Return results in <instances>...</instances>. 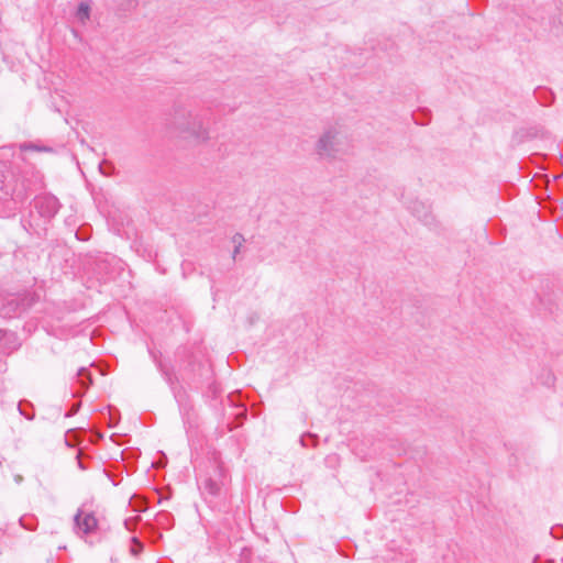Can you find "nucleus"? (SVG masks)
<instances>
[{
  "label": "nucleus",
  "instance_id": "5",
  "mask_svg": "<svg viewBox=\"0 0 563 563\" xmlns=\"http://www.w3.org/2000/svg\"><path fill=\"white\" fill-rule=\"evenodd\" d=\"M78 382L84 387H87L88 384L91 383L90 374L86 368H80L78 371Z\"/></svg>",
  "mask_w": 563,
  "mask_h": 563
},
{
  "label": "nucleus",
  "instance_id": "4",
  "mask_svg": "<svg viewBox=\"0 0 563 563\" xmlns=\"http://www.w3.org/2000/svg\"><path fill=\"white\" fill-rule=\"evenodd\" d=\"M203 490L211 496H218L221 490V485L212 478H207L203 482Z\"/></svg>",
  "mask_w": 563,
  "mask_h": 563
},
{
  "label": "nucleus",
  "instance_id": "3",
  "mask_svg": "<svg viewBox=\"0 0 563 563\" xmlns=\"http://www.w3.org/2000/svg\"><path fill=\"white\" fill-rule=\"evenodd\" d=\"M183 131L198 141H206L209 135V131L203 119L200 115L192 113H189L188 122L186 126L183 128Z\"/></svg>",
  "mask_w": 563,
  "mask_h": 563
},
{
  "label": "nucleus",
  "instance_id": "10",
  "mask_svg": "<svg viewBox=\"0 0 563 563\" xmlns=\"http://www.w3.org/2000/svg\"><path fill=\"white\" fill-rule=\"evenodd\" d=\"M49 206H52V212H55V205H56V201L52 198H45L44 199Z\"/></svg>",
  "mask_w": 563,
  "mask_h": 563
},
{
  "label": "nucleus",
  "instance_id": "2",
  "mask_svg": "<svg viewBox=\"0 0 563 563\" xmlns=\"http://www.w3.org/2000/svg\"><path fill=\"white\" fill-rule=\"evenodd\" d=\"M98 529V519L93 511L80 508L74 517V531L79 538L92 534Z\"/></svg>",
  "mask_w": 563,
  "mask_h": 563
},
{
  "label": "nucleus",
  "instance_id": "8",
  "mask_svg": "<svg viewBox=\"0 0 563 563\" xmlns=\"http://www.w3.org/2000/svg\"><path fill=\"white\" fill-rule=\"evenodd\" d=\"M141 517L139 515H135L133 517L126 518L124 520V526L129 531H133L139 522Z\"/></svg>",
  "mask_w": 563,
  "mask_h": 563
},
{
  "label": "nucleus",
  "instance_id": "7",
  "mask_svg": "<svg viewBox=\"0 0 563 563\" xmlns=\"http://www.w3.org/2000/svg\"><path fill=\"white\" fill-rule=\"evenodd\" d=\"M89 11H90V8L88 4L81 2L78 7V11H77V15L80 20H86L89 18Z\"/></svg>",
  "mask_w": 563,
  "mask_h": 563
},
{
  "label": "nucleus",
  "instance_id": "6",
  "mask_svg": "<svg viewBox=\"0 0 563 563\" xmlns=\"http://www.w3.org/2000/svg\"><path fill=\"white\" fill-rule=\"evenodd\" d=\"M143 550V543L137 538H132V544L130 547V552L132 555H139Z\"/></svg>",
  "mask_w": 563,
  "mask_h": 563
},
{
  "label": "nucleus",
  "instance_id": "1",
  "mask_svg": "<svg viewBox=\"0 0 563 563\" xmlns=\"http://www.w3.org/2000/svg\"><path fill=\"white\" fill-rule=\"evenodd\" d=\"M349 148V139L342 126H327L316 143V152L320 157L335 158Z\"/></svg>",
  "mask_w": 563,
  "mask_h": 563
},
{
  "label": "nucleus",
  "instance_id": "9",
  "mask_svg": "<svg viewBox=\"0 0 563 563\" xmlns=\"http://www.w3.org/2000/svg\"><path fill=\"white\" fill-rule=\"evenodd\" d=\"M244 241L243 236L241 234H235L233 236V243H235V250H234V254H236L239 252V249L240 246L242 245V242Z\"/></svg>",
  "mask_w": 563,
  "mask_h": 563
}]
</instances>
